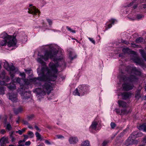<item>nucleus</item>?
I'll return each instance as SVG.
<instances>
[{
  "instance_id": "obj_1",
  "label": "nucleus",
  "mask_w": 146,
  "mask_h": 146,
  "mask_svg": "<svg viewBox=\"0 0 146 146\" xmlns=\"http://www.w3.org/2000/svg\"><path fill=\"white\" fill-rule=\"evenodd\" d=\"M64 56L62 54L59 55L58 53L56 54L52 53V50L46 51L44 56L40 55V57L38 58L37 61L44 66L42 68L41 71L39 72L37 69L38 73L39 76H40L37 78L33 79V81L35 84H36L38 82L46 80L55 81L56 78V74L58 71L57 68L58 65V63L54 64L53 63L50 62L49 64L50 70L46 65V63L42 59L47 60L49 58L52 59L55 62L59 63L60 60L63 59Z\"/></svg>"
},
{
  "instance_id": "obj_2",
  "label": "nucleus",
  "mask_w": 146,
  "mask_h": 146,
  "mask_svg": "<svg viewBox=\"0 0 146 146\" xmlns=\"http://www.w3.org/2000/svg\"><path fill=\"white\" fill-rule=\"evenodd\" d=\"M41 88H38L36 89L35 91L37 97L42 98L46 95V92L49 94L52 89V84L50 82H47L45 83Z\"/></svg>"
},
{
  "instance_id": "obj_3",
  "label": "nucleus",
  "mask_w": 146,
  "mask_h": 146,
  "mask_svg": "<svg viewBox=\"0 0 146 146\" xmlns=\"http://www.w3.org/2000/svg\"><path fill=\"white\" fill-rule=\"evenodd\" d=\"M4 68L10 72L11 77L12 81L14 83H18V78L16 77L14 78L15 76V72H16V69L14 66L13 64L11 63L9 65L7 61L4 62L3 65Z\"/></svg>"
},
{
  "instance_id": "obj_4",
  "label": "nucleus",
  "mask_w": 146,
  "mask_h": 146,
  "mask_svg": "<svg viewBox=\"0 0 146 146\" xmlns=\"http://www.w3.org/2000/svg\"><path fill=\"white\" fill-rule=\"evenodd\" d=\"M118 103L119 107L125 108V109H123L121 110V114H127L131 111V108L130 107L127 106V104L125 102L121 100H119L118 101Z\"/></svg>"
},
{
  "instance_id": "obj_5",
  "label": "nucleus",
  "mask_w": 146,
  "mask_h": 146,
  "mask_svg": "<svg viewBox=\"0 0 146 146\" xmlns=\"http://www.w3.org/2000/svg\"><path fill=\"white\" fill-rule=\"evenodd\" d=\"M6 38L7 45L9 47L14 46L17 43L15 37H5Z\"/></svg>"
},
{
  "instance_id": "obj_6",
  "label": "nucleus",
  "mask_w": 146,
  "mask_h": 146,
  "mask_svg": "<svg viewBox=\"0 0 146 146\" xmlns=\"http://www.w3.org/2000/svg\"><path fill=\"white\" fill-rule=\"evenodd\" d=\"M30 7L29 9V10L28 11V13L32 14L35 15H36L38 14V17H39L40 15V11L36 9L35 7L33 6L32 5H29ZM37 17V16H36Z\"/></svg>"
},
{
  "instance_id": "obj_7",
  "label": "nucleus",
  "mask_w": 146,
  "mask_h": 146,
  "mask_svg": "<svg viewBox=\"0 0 146 146\" xmlns=\"http://www.w3.org/2000/svg\"><path fill=\"white\" fill-rule=\"evenodd\" d=\"M85 87L84 85H80L79 86V90L78 88H76L74 92V94L78 96L83 95L84 93L83 91V88H84Z\"/></svg>"
},
{
  "instance_id": "obj_8",
  "label": "nucleus",
  "mask_w": 146,
  "mask_h": 146,
  "mask_svg": "<svg viewBox=\"0 0 146 146\" xmlns=\"http://www.w3.org/2000/svg\"><path fill=\"white\" fill-rule=\"evenodd\" d=\"M123 80L124 81H129L130 82H133L135 81L137 79V77L133 75H131L130 77L129 78L127 77L124 76L122 77Z\"/></svg>"
},
{
  "instance_id": "obj_9",
  "label": "nucleus",
  "mask_w": 146,
  "mask_h": 146,
  "mask_svg": "<svg viewBox=\"0 0 146 146\" xmlns=\"http://www.w3.org/2000/svg\"><path fill=\"white\" fill-rule=\"evenodd\" d=\"M132 60L134 62L137 64L143 66H145L143 61L141 60L139 57L136 56L133 58Z\"/></svg>"
},
{
  "instance_id": "obj_10",
  "label": "nucleus",
  "mask_w": 146,
  "mask_h": 146,
  "mask_svg": "<svg viewBox=\"0 0 146 146\" xmlns=\"http://www.w3.org/2000/svg\"><path fill=\"white\" fill-rule=\"evenodd\" d=\"M122 86L124 90L127 91L132 90L134 86L133 84L128 83L123 84Z\"/></svg>"
},
{
  "instance_id": "obj_11",
  "label": "nucleus",
  "mask_w": 146,
  "mask_h": 146,
  "mask_svg": "<svg viewBox=\"0 0 146 146\" xmlns=\"http://www.w3.org/2000/svg\"><path fill=\"white\" fill-rule=\"evenodd\" d=\"M9 99L13 102H16L17 101V95L14 93H9Z\"/></svg>"
},
{
  "instance_id": "obj_12",
  "label": "nucleus",
  "mask_w": 146,
  "mask_h": 146,
  "mask_svg": "<svg viewBox=\"0 0 146 146\" xmlns=\"http://www.w3.org/2000/svg\"><path fill=\"white\" fill-rule=\"evenodd\" d=\"M133 138L130 136L126 141V144L127 145H133L136 142V141L134 140Z\"/></svg>"
},
{
  "instance_id": "obj_13",
  "label": "nucleus",
  "mask_w": 146,
  "mask_h": 146,
  "mask_svg": "<svg viewBox=\"0 0 146 146\" xmlns=\"http://www.w3.org/2000/svg\"><path fill=\"white\" fill-rule=\"evenodd\" d=\"M69 141L71 144H75L78 141V139L76 137H70L69 139Z\"/></svg>"
},
{
  "instance_id": "obj_14",
  "label": "nucleus",
  "mask_w": 146,
  "mask_h": 146,
  "mask_svg": "<svg viewBox=\"0 0 146 146\" xmlns=\"http://www.w3.org/2000/svg\"><path fill=\"white\" fill-rule=\"evenodd\" d=\"M131 94L129 92H124L121 94L122 98L124 100H126L131 96Z\"/></svg>"
},
{
  "instance_id": "obj_15",
  "label": "nucleus",
  "mask_w": 146,
  "mask_h": 146,
  "mask_svg": "<svg viewBox=\"0 0 146 146\" xmlns=\"http://www.w3.org/2000/svg\"><path fill=\"white\" fill-rule=\"evenodd\" d=\"M131 73H133L137 75H140L141 72L140 69H137L135 67L133 68L131 71Z\"/></svg>"
},
{
  "instance_id": "obj_16",
  "label": "nucleus",
  "mask_w": 146,
  "mask_h": 146,
  "mask_svg": "<svg viewBox=\"0 0 146 146\" xmlns=\"http://www.w3.org/2000/svg\"><path fill=\"white\" fill-rule=\"evenodd\" d=\"M116 21L115 19H111L109 21L110 23L108 25L107 27H106L105 29L107 30L108 29L110 28L112 26V25H113L115 21Z\"/></svg>"
},
{
  "instance_id": "obj_17",
  "label": "nucleus",
  "mask_w": 146,
  "mask_h": 146,
  "mask_svg": "<svg viewBox=\"0 0 146 146\" xmlns=\"http://www.w3.org/2000/svg\"><path fill=\"white\" fill-rule=\"evenodd\" d=\"M7 86L9 89L11 90H13L16 89V86L13 83L7 84Z\"/></svg>"
},
{
  "instance_id": "obj_18",
  "label": "nucleus",
  "mask_w": 146,
  "mask_h": 146,
  "mask_svg": "<svg viewBox=\"0 0 146 146\" xmlns=\"http://www.w3.org/2000/svg\"><path fill=\"white\" fill-rule=\"evenodd\" d=\"M35 135L37 138V139L38 140H40L42 141L44 140L43 138L42 137L41 135L37 131H36L35 133Z\"/></svg>"
},
{
  "instance_id": "obj_19",
  "label": "nucleus",
  "mask_w": 146,
  "mask_h": 146,
  "mask_svg": "<svg viewBox=\"0 0 146 146\" xmlns=\"http://www.w3.org/2000/svg\"><path fill=\"white\" fill-rule=\"evenodd\" d=\"M139 51L142 56L146 61V52L142 49H140Z\"/></svg>"
},
{
  "instance_id": "obj_20",
  "label": "nucleus",
  "mask_w": 146,
  "mask_h": 146,
  "mask_svg": "<svg viewBox=\"0 0 146 146\" xmlns=\"http://www.w3.org/2000/svg\"><path fill=\"white\" fill-rule=\"evenodd\" d=\"M138 129L140 130H143V131L146 132V123H144L140 125Z\"/></svg>"
},
{
  "instance_id": "obj_21",
  "label": "nucleus",
  "mask_w": 146,
  "mask_h": 146,
  "mask_svg": "<svg viewBox=\"0 0 146 146\" xmlns=\"http://www.w3.org/2000/svg\"><path fill=\"white\" fill-rule=\"evenodd\" d=\"M7 44L6 38H5L2 40L0 41V45L1 46H4Z\"/></svg>"
},
{
  "instance_id": "obj_22",
  "label": "nucleus",
  "mask_w": 146,
  "mask_h": 146,
  "mask_svg": "<svg viewBox=\"0 0 146 146\" xmlns=\"http://www.w3.org/2000/svg\"><path fill=\"white\" fill-rule=\"evenodd\" d=\"M81 146H90L89 141L88 140H86L83 142L81 145Z\"/></svg>"
},
{
  "instance_id": "obj_23",
  "label": "nucleus",
  "mask_w": 146,
  "mask_h": 146,
  "mask_svg": "<svg viewBox=\"0 0 146 146\" xmlns=\"http://www.w3.org/2000/svg\"><path fill=\"white\" fill-rule=\"evenodd\" d=\"M98 123L94 121L92 122L90 126V127L92 128L93 129H95Z\"/></svg>"
},
{
  "instance_id": "obj_24",
  "label": "nucleus",
  "mask_w": 146,
  "mask_h": 146,
  "mask_svg": "<svg viewBox=\"0 0 146 146\" xmlns=\"http://www.w3.org/2000/svg\"><path fill=\"white\" fill-rule=\"evenodd\" d=\"M14 131H11L9 133L10 137L12 141L13 142H14L15 140V139L13 137V135L14 134Z\"/></svg>"
},
{
  "instance_id": "obj_25",
  "label": "nucleus",
  "mask_w": 146,
  "mask_h": 146,
  "mask_svg": "<svg viewBox=\"0 0 146 146\" xmlns=\"http://www.w3.org/2000/svg\"><path fill=\"white\" fill-rule=\"evenodd\" d=\"M23 136L24 137V139L23 140H20L19 141V144L21 143L22 142H25V140L28 138L29 137V135H24Z\"/></svg>"
},
{
  "instance_id": "obj_26",
  "label": "nucleus",
  "mask_w": 146,
  "mask_h": 146,
  "mask_svg": "<svg viewBox=\"0 0 146 146\" xmlns=\"http://www.w3.org/2000/svg\"><path fill=\"white\" fill-rule=\"evenodd\" d=\"M34 117V115L33 114H31L27 115V119L28 121L31 120Z\"/></svg>"
},
{
  "instance_id": "obj_27",
  "label": "nucleus",
  "mask_w": 146,
  "mask_h": 146,
  "mask_svg": "<svg viewBox=\"0 0 146 146\" xmlns=\"http://www.w3.org/2000/svg\"><path fill=\"white\" fill-rule=\"evenodd\" d=\"M5 87L0 86V94H5Z\"/></svg>"
},
{
  "instance_id": "obj_28",
  "label": "nucleus",
  "mask_w": 146,
  "mask_h": 146,
  "mask_svg": "<svg viewBox=\"0 0 146 146\" xmlns=\"http://www.w3.org/2000/svg\"><path fill=\"white\" fill-rule=\"evenodd\" d=\"M5 72L3 70L1 72V73L0 74V78L3 79L5 78Z\"/></svg>"
},
{
  "instance_id": "obj_29",
  "label": "nucleus",
  "mask_w": 146,
  "mask_h": 146,
  "mask_svg": "<svg viewBox=\"0 0 146 146\" xmlns=\"http://www.w3.org/2000/svg\"><path fill=\"white\" fill-rule=\"evenodd\" d=\"M137 133L138 132L137 131H135L132 133L130 136L133 137V139H135L136 138V136L137 135Z\"/></svg>"
},
{
  "instance_id": "obj_30",
  "label": "nucleus",
  "mask_w": 146,
  "mask_h": 146,
  "mask_svg": "<svg viewBox=\"0 0 146 146\" xmlns=\"http://www.w3.org/2000/svg\"><path fill=\"white\" fill-rule=\"evenodd\" d=\"M28 134L29 138H32L34 136V133L32 131H29L28 133Z\"/></svg>"
},
{
  "instance_id": "obj_31",
  "label": "nucleus",
  "mask_w": 146,
  "mask_h": 146,
  "mask_svg": "<svg viewBox=\"0 0 146 146\" xmlns=\"http://www.w3.org/2000/svg\"><path fill=\"white\" fill-rule=\"evenodd\" d=\"M66 28L70 32L72 33H76L75 30L72 29L70 27H69L68 26H66Z\"/></svg>"
},
{
  "instance_id": "obj_32",
  "label": "nucleus",
  "mask_w": 146,
  "mask_h": 146,
  "mask_svg": "<svg viewBox=\"0 0 146 146\" xmlns=\"http://www.w3.org/2000/svg\"><path fill=\"white\" fill-rule=\"evenodd\" d=\"M130 50V49L128 48H123L122 49V51L125 53H129Z\"/></svg>"
},
{
  "instance_id": "obj_33",
  "label": "nucleus",
  "mask_w": 146,
  "mask_h": 146,
  "mask_svg": "<svg viewBox=\"0 0 146 146\" xmlns=\"http://www.w3.org/2000/svg\"><path fill=\"white\" fill-rule=\"evenodd\" d=\"M6 128L9 131H10L12 127L10 123H9L7 124L6 125Z\"/></svg>"
},
{
  "instance_id": "obj_34",
  "label": "nucleus",
  "mask_w": 146,
  "mask_h": 146,
  "mask_svg": "<svg viewBox=\"0 0 146 146\" xmlns=\"http://www.w3.org/2000/svg\"><path fill=\"white\" fill-rule=\"evenodd\" d=\"M135 97L137 99H139L141 97L140 92H137L135 94Z\"/></svg>"
},
{
  "instance_id": "obj_35",
  "label": "nucleus",
  "mask_w": 146,
  "mask_h": 146,
  "mask_svg": "<svg viewBox=\"0 0 146 146\" xmlns=\"http://www.w3.org/2000/svg\"><path fill=\"white\" fill-rule=\"evenodd\" d=\"M109 142L110 141L109 140L104 141L102 144V146H106Z\"/></svg>"
},
{
  "instance_id": "obj_36",
  "label": "nucleus",
  "mask_w": 146,
  "mask_h": 146,
  "mask_svg": "<svg viewBox=\"0 0 146 146\" xmlns=\"http://www.w3.org/2000/svg\"><path fill=\"white\" fill-rule=\"evenodd\" d=\"M1 35L2 36H11L8 35L7 33L5 32H3Z\"/></svg>"
},
{
  "instance_id": "obj_37",
  "label": "nucleus",
  "mask_w": 146,
  "mask_h": 146,
  "mask_svg": "<svg viewBox=\"0 0 146 146\" xmlns=\"http://www.w3.org/2000/svg\"><path fill=\"white\" fill-rule=\"evenodd\" d=\"M73 54V52H69V56L71 60H72L74 58H75L76 57V56H75L74 57L72 56V54Z\"/></svg>"
},
{
  "instance_id": "obj_38",
  "label": "nucleus",
  "mask_w": 146,
  "mask_h": 146,
  "mask_svg": "<svg viewBox=\"0 0 146 146\" xmlns=\"http://www.w3.org/2000/svg\"><path fill=\"white\" fill-rule=\"evenodd\" d=\"M7 116L5 115L3 117L2 119L5 124H6L7 122Z\"/></svg>"
},
{
  "instance_id": "obj_39",
  "label": "nucleus",
  "mask_w": 146,
  "mask_h": 146,
  "mask_svg": "<svg viewBox=\"0 0 146 146\" xmlns=\"http://www.w3.org/2000/svg\"><path fill=\"white\" fill-rule=\"evenodd\" d=\"M26 129V128H23L21 130H19V134L20 135H21L25 131Z\"/></svg>"
},
{
  "instance_id": "obj_40",
  "label": "nucleus",
  "mask_w": 146,
  "mask_h": 146,
  "mask_svg": "<svg viewBox=\"0 0 146 146\" xmlns=\"http://www.w3.org/2000/svg\"><path fill=\"white\" fill-rule=\"evenodd\" d=\"M46 20L50 26H51L52 25V21L49 19H47Z\"/></svg>"
},
{
  "instance_id": "obj_41",
  "label": "nucleus",
  "mask_w": 146,
  "mask_h": 146,
  "mask_svg": "<svg viewBox=\"0 0 146 146\" xmlns=\"http://www.w3.org/2000/svg\"><path fill=\"white\" fill-rule=\"evenodd\" d=\"M136 41L137 43H139L143 41L141 37H139L136 40Z\"/></svg>"
},
{
  "instance_id": "obj_42",
  "label": "nucleus",
  "mask_w": 146,
  "mask_h": 146,
  "mask_svg": "<svg viewBox=\"0 0 146 146\" xmlns=\"http://www.w3.org/2000/svg\"><path fill=\"white\" fill-rule=\"evenodd\" d=\"M140 9H146V4H142L140 5Z\"/></svg>"
},
{
  "instance_id": "obj_43",
  "label": "nucleus",
  "mask_w": 146,
  "mask_h": 146,
  "mask_svg": "<svg viewBox=\"0 0 146 146\" xmlns=\"http://www.w3.org/2000/svg\"><path fill=\"white\" fill-rule=\"evenodd\" d=\"M110 125L112 129H114L116 126V124L113 122L111 123Z\"/></svg>"
},
{
  "instance_id": "obj_44",
  "label": "nucleus",
  "mask_w": 146,
  "mask_h": 146,
  "mask_svg": "<svg viewBox=\"0 0 146 146\" xmlns=\"http://www.w3.org/2000/svg\"><path fill=\"white\" fill-rule=\"evenodd\" d=\"M22 122L24 124L26 125H29V123L28 122V121H27L25 120H22Z\"/></svg>"
},
{
  "instance_id": "obj_45",
  "label": "nucleus",
  "mask_w": 146,
  "mask_h": 146,
  "mask_svg": "<svg viewBox=\"0 0 146 146\" xmlns=\"http://www.w3.org/2000/svg\"><path fill=\"white\" fill-rule=\"evenodd\" d=\"M143 135V134L141 133H137V135H136V138L142 137Z\"/></svg>"
},
{
  "instance_id": "obj_46",
  "label": "nucleus",
  "mask_w": 146,
  "mask_h": 146,
  "mask_svg": "<svg viewBox=\"0 0 146 146\" xmlns=\"http://www.w3.org/2000/svg\"><path fill=\"white\" fill-rule=\"evenodd\" d=\"M143 16L142 15H138L137 16V18L138 19H139L143 17Z\"/></svg>"
},
{
  "instance_id": "obj_47",
  "label": "nucleus",
  "mask_w": 146,
  "mask_h": 146,
  "mask_svg": "<svg viewBox=\"0 0 146 146\" xmlns=\"http://www.w3.org/2000/svg\"><path fill=\"white\" fill-rule=\"evenodd\" d=\"M23 111V108L22 107H19V113H21Z\"/></svg>"
},
{
  "instance_id": "obj_48",
  "label": "nucleus",
  "mask_w": 146,
  "mask_h": 146,
  "mask_svg": "<svg viewBox=\"0 0 146 146\" xmlns=\"http://www.w3.org/2000/svg\"><path fill=\"white\" fill-rule=\"evenodd\" d=\"M14 112L15 113V114L17 115L18 114V109L14 108Z\"/></svg>"
},
{
  "instance_id": "obj_49",
  "label": "nucleus",
  "mask_w": 146,
  "mask_h": 146,
  "mask_svg": "<svg viewBox=\"0 0 146 146\" xmlns=\"http://www.w3.org/2000/svg\"><path fill=\"white\" fill-rule=\"evenodd\" d=\"M20 75L23 78H25V73L23 72V73H21L20 74Z\"/></svg>"
},
{
  "instance_id": "obj_50",
  "label": "nucleus",
  "mask_w": 146,
  "mask_h": 146,
  "mask_svg": "<svg viewBox=\"0 0 146 146\" xmlns=\"http://www.w3.org/2000/svg\"><path fill=\"white\" fill-rule=\"evenodd\" d=\"M35 128L37 131H38L39 132L41 131V130L36 125H35Z\"/></svg>"
},
{
  "instance_id": "obj_51",
  "label": "nucleus",
  "mask_w": 146,
  "mask_h": 146,
  "mask_svg": "<svg viewBox=\"0 0 146 146\" xmlns=\"http://www.w3.org/2000/svg\"><path fill=\"white\" fill-rule=\"evenodd\" d=\"M84 86L85 87L84 88H83V91L84 92H84H85L86 91H87V90H88V87L87 86H86L85 85H84Z\"/></svg>"
},
{
  "instance_id": "obj_52",
  "label": "nucleus",
  "mask_w": 146,
  "mask_h": 146,
  "mask_svg": "<svg viewBox=\"0 0 146 146\" xmlns=\"http://www.w3.org/2000/svg\"><path fill=\"white\" fill-rule=\"evenodd\" d=\"M31 143L30 141H27L25 143V145L26 146H29L31 144Z\"/></svg>"
},
{
  "instance_id": "obj_53",
  "label": "nucleus",
  "mask_w": 146,
  "mask_h": 146,
  "mask_svg": "<svg viewBox=\"0 0 146 146\" xmlns=\"http://www.w3.org/2000/svg\"><path fill=\"white\" fill-rule=\"evenodd\" d=\"M88 38L92 42V43H93L94 44H95V41L94 40H93V38H92L89 37Z\"/></svg>"
},
{
  "instance_id": "obj_54",
  "label": "nucleus",
  "mask_w": 146,
  "mask_h": 146,
  "mask_svg": "<svg viewBox=\"0 0 146 146\" xmlns=\"http://www.w3.org/2000/svg\"><path fill=\"white\" fill-rule=\"evenodd\" d=\"M56 136H57V138L58 139H60V138H64V137L61 135H57Z\"/></svg>"
},
{
  "instance_id": "obj_55",
  "label": "nucleus",
  "mask_w": 146,
  "mask_h": 146,
  "mask_svg": "<svg viewBox=\"0 0 146 146\" xmlns=\"http://www.w3.org/2000/svg\"><path fill=\"white\" fill-rule=\"evenodd\" d=\"M5 79V81L6 82H8L10 80L8 76L6 77Z\"/></svg>"
},
{
  "instance_id": "obj_56",
  "label": "nucleus",
  "mask_w": 146,
  "mask_h": 146,
  "mask_svg": "<svg viewBox=\"0 0 146 146\" xmlns=\"http://www.w3.org/2000/svg\"><path fill=\"white\" fill-rule=\"evenodd\" d=\"M45 143L48 145L51 144L47 140H46L45 141Z\"/></svg>"
},
{
  "instance_id": "obj_57",
  "label": "nucleus",
  "mask_w": 146,
  "mask_h": 146,
  "mask_svg": "<svg viewBox=\"0 0 146 146\" xmlns=\"http://www.w3.org/2000/svg\"><path fill=\"white\" fill-rule=\"evenodd\" d=\"M142 87L141 86H139L137 92H140V91L142 89Z\"/></svg>"
},
{
  "instance_id": "obj_58",
  "label": "nucleus",
  "mask_w": 146,
  "mask_h": 146,
  "mask_svg": "<svg viewBox=\"0 0 146 146\" xmlns=\"http://www.w3.org/2000/svg\"><path fill=\"white\" fill-rule=\"evenodd\" d=\"M115 110L116 112L117 113H120V110L118 109H115Z\"/></svg>"
},
{
  "instance_id": "obj_59",
  "label": "nucleus",
  "mask_w": 146,
  "mask_h": 146,
  "mask_svg": "<svg viewBox=\"0 0 146 146\" xmlns=\"http://www.w3.org/2000/svg\"><path fill=\"white\" fill-rule=\"evenodd\" d=\"M1 133L2 134H4L5 133V131L4 129H2L1 130Z\"/></svg>"
},
{
  "instance_id": "obj_60",
  "label": "nucleus",
  "mask_w": 146,
  "mask_h": 146,
  "mask_svg": "<svg viewBox=\"0 0 146 146\" xmlns=\"http://www.w3.org/2000/svg\"><path fill=\"white\" fill-rule=\"evenodd\" d=\"M143 141L144 142L146 143V136L143 139Z\"/></svg>"
},
{
  "instance_id": "obj_61",
  "label": "nucleus",
  "mask_w": 146,
  "mask_h": 146,
  "mask_svg": "<svg viewBox=\"0 0 146 146\" xmlns=\"http://www.w3.org/2000/svg\"><path fill=\"white\" fill-rule=\"evenodd\" d=\"M28 127L30 129H33V127H32V126L30 125H29V124L28 125Z\"/></svg>"
},
{
  "instance_id": "obj_62",
  "label": "nucleus",
  "mask_w": 146,
  "mask_h": 146,
  "mask_svg": "<svg viewBox=\"0 0 146 146\" xmlns=\"http://www.w3.org/2000/svg\"><path fill=\"white\" fill-rule=\"evenodd\" d=\"M19 146H25L24 144H21V143H19Z\"/></svg>"
},
{
  "instance_id": "obj_63",
  "label": "nucleus",
  "mask_w": 146,
  "mask_h": 146,
  "mask_svg": "<svg viewBox=\"0 0 146 146\" xmlns=\"http://www.w3.org/2000/svg\"><path fill=\"white\" fill-rule=\"evenodd\" d=\"M30 97L29 96V97H26L25 96H24V97L23 98V99H28V98H29Z\"/></svg>"
},
{
  "instance_id": "obj_64",
  "label": "nucleus",
  "mask_w": 146,
  "mask_h": 146,
  "mask_svg": "<svg viewBox=\"0 0 146 146\" xmlns=\"http://www.w3.org/2000/svg\"><path fill=\"white\" fill-rule=\"evenodd\" d=\"M49 48L51 49H52V48H53V47L52 45H50L48 46Z\"/></svg>"
}]
</instances>
